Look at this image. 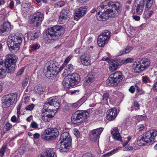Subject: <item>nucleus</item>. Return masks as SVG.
<instances>
[{"instance_id": "obj_17", "label": "nucleus", "mask_w": 157, "mask_h": 157, "mask_svg": "<svg viewBox=\"0 0 157 157\" xmlns=\"http://www.w3.org/2000/svg\"><path fill=\"white\" fill-rule=\"evenodd\" d=\"M136 5L134 8V12L138 14H142L144 5V2L143 0H136Z\"/></svg>"}, {"instance_id": "obj_46", "label": "nucleus", "mask_w": 157, "mask_h": 157, "mask_svg": "<svg viewBox=\"0 0 157 157\" xmlns=\"http://www.w3.org/2000/svg\"><path fill=\"white\" fill-rule=\"evenodd\" d=\"M65 68L69 72H71L73 71L74 67L72 64H69L66 66Z\"/></svg>"}, {"instance_id": "obj_3", "label": "nucleus", "mask_w": 157, "mask_h": 157, "mask_svg": "<svg viewBox=\"0 0 157 157\" xmlns=\"http://www.w3.org/2000/svg\"><path fill=\"white\" fill-rule=\"evenodd\" d=\"M63 28L60 26H55L48 29L45 38L50 40H55L58 38V36L61 35L63 32Z\"/></svg>"}, {"instance_id": "obj_6", "label": "nucleus", "mask_w": 157, "mask_h": 157, "mask_svg": "<svg viewBox=\"0 0 157 157\" xmlns=\"http://www.w3.org/2000/svg\"><path fill=\"white\" fill-rule=\"evenodd\" d=\"M122 74L121 72L117 71L111 74L106 81L108 86H114L118 84L122 79Z\"/></svg>"}, {"instance_id": "obj_40", "label": "nucleus", "mask_w": 157, "mask_h": 157, "mask_svg": "<svg viewBox=\"0 0 157 157\" xmlns=\"http://www.w3.org/2000/svg\"><path fill=\"white\" fill-rule=\"evenodd\" d=\"M102 100L106 103H108V101H109V94L107 93L104 94L103 95Z\"/></svg>"}, {"instance_id": "obj_37", "label": "nucleus", "mask_w": 157, "mask_h": 157, "mask_svg": "<svg viewBox=\"0 0 157 157\" xmlns=\"http://www.w3.org/2000/svg\"><path fill=\"white\" fill-rule=\"evenodd\" d=\"M81 101V100H80L77 101L76 102L70 104H69V107H70V108L72 109L76 108L80 106L82 104L80 103Z\"/></svg>"}, {"instance_id": "obj_29", "label": "nucleus", "mask_w": 157, "mask_h": 157, "mask_svg": "<svg viewBox=\"0 0 157 157\" xmlns=\"http://www.w3.org/2000/svg\"><path fill=\"white\" fill-rule=\"evenodd\" d=\"M6 68V71L8 73H12L14 72L15 68L16 67V64H8L7 65L6 63H5Z\"/></svg>"}, {"instance_id": "obj_36", "label": "nucleus", "mask_w": 157, "mask_h": 157, "mask_svg": "<svg viewBox=\"0 0 157 157\" xmlns=\"http://www.w3.org/2000/svg\"><path fill=\"white\" fill-rule=\"evenodd\" d=\"M137 144L140 146L147 144V142L145 141V140H144V139H143V136L140 138H139L138 139L137 141Z\"/></svg>"}, {"instance_id": "obj_27", "label": "nucleus", "mask_w": 157, "mask_h": 157, "mask_svg": "<svg viewBox=\"0 0 157 157\" xmlns=\"http://www.w3.org/2000/svg\"><path fill=\"white\" fill-rule=\"evenodd\" d=\"M82 63L85 66L90 65L91 63L90 56L88 55H85L81 57Z\"/></svg>"}, {"instance_id": "obj_59", "label": "nucleus", "mask_w": 157, "mask_h": 157, "mask_svg": "<svg viewBox=\"0 0 157 157\" xmlns=\"http://www.w3.org/2000/svg\"><path fill=\"white\" fill-rule=\"evenodd\" d=\"M28 80L26 78L25 80L23 81L22 83V86L23 87H25L27 85L28 83Z\"/></svg>"}, {"instance_id": "obj_24", "label": "nucleus", "mask_w": 157, "mask_h": 157, "mask_svg": "<svg viewBox=\"0 0 157 157\" xmlns=\"http://www.w3.org/2000/svg\"><path fill=\"white\" fill-rule=\"evenodd\" d=\"M107 119L109 121H111L115 119L117 115V110L115 108L109 109L106 113Z\"/></svg>"}, {"instance_id": "obj_64", "label": "nucleus", "mask_w": 157, "mask_h": 157, "mask_svg": "<svg viewBox=\"0 0 157 157\" xmlns=\"http://www.w3.org/2000/svg\"><path fill=\"white\" fill-rule=\"evenodd\" d=\"M40 134L38 133H35L33 134L34 138L35 139H38L40 137Z\"/></svg>"}, {"instance_id": "obj_31", "label": "nucleus", "mask_w": 157, "mask_h": 157, "mask_svg": "<svg viewBox=\"0 0 157 157\" xmlns=\"http://www.w3.org/2000/svg\"><path fill=\"white\" fill-rule=\"evenodd\" d=\"M45 86L44 85L38 84L35 87L34 90L37 93L41 94L45 90Z\"/></svg>"}, {"instance_id": "obj_41", "label": "nucleus", "mask_w": 157, "mask_h": 157, "mask_svg": "<svg viewBox=\"0 0 157 157\" xmlns=\"http://www.w3.org/2000/svg\"><path fill=\"white\" fill-rule=\"evenodd\" d=\"M22 6L23 7L22 10L23 13H28L29 10V8L28 6V5L26 3L23 4Z\"/></svg>"}, {"instance_id": "obj_55", "label": "nucleus", "mask_w": 157, "mask_h": 157, "mask_svg": "<svg viewBox=\"0 0 157 157\" xmlns=\"http://www.w3.org/2000/svg\"><path fill=\"white\" fill-rule=\"evenodd\" d=\"M5 72V70L2 69H0V78L3 77L4 74Z\"/></svg>"}, {"instance_id": "obj_58", "label": "nucleus", "mask_w": 157, "mask_h": 157, "mask_svg": "<svg viewBox=\"0 0 157 157\" xmlns=\"http://www.w3.org/2000/svg\"><path fill=\"white\" fill-rule=\"evenodd\" d=\"M142 80L144 82L146 83L149 81V79L147 76H143L142 77Z\"/></svg>"}, {"instance_id": "obj_56", "label": "nucleus", "mask_w": 157, "mask_h": 157, "mask_svg": "<svg viewBox=\"0 0 157 157\" xmlns=\"http://www.w3.org/2000/svg\"><path fill=\"white\" fill-rule=\"evenodd\" d=\"M135 90V88L133 86H131L129 89V91L132 94H133Z\"/></svg>"}, {"instance_id": "obj_63", "label": "nucleus", "mask_w": 157, "mask_h": 157, "mask_svg": "<svg viewBox=\"0 0 157 157\" xmlns=\"http://www.w3.org/2000/svg\"><path fill=\"white\" fill-rule=\"evenodd\" d=\"M133 18L136 21H138L140 20V18L139 16L137 15H133L132 16Z\"/></svg>"}, {"instance_id": "obj_19", "label": "nucleus", "mask_w": 157, "mask_h": 157, "mask_svg": "<svg viewBox=\"0 0 157 157\" xmlns=\"http://www.w3.org/2000/svg\"><path fill=\"white\" fill-rule=\"evenodd\" d=\"M86 9L84 8L81 7L77 9L75 12L74 19L78 21L86 13Z\"/></svg>"}, {"instance_id": "obj_54", "label": "nucleus", "mask_w": 157, "mask_h": 157, "mask_svg": "<svg viewBox=\"0 0 157 157\" xmlns=\"http://www.w3.org/2000/svg\"><path fill=\"white\" fill-rule=\"evenodd\" d=\"M30 126L34 128H37L38 127V125L37 124L35 121H33L32 122Z\"/></svg>"}, {"instance_id": "obj_12", "label": "nucleus", "mask_w": 157, "mask_h": 157, "mask_svg": "<svg viewBox=\"0 0 157 157\" xmlns=\"http://www.w3.org/2000/svg\"><path fill=\"white\" fill-rule=\"evenodd\" d=\"M157 135V131L155 129H151L147 131L143 134V138L148 144H152Z\"/></svg>"}, {"instance_id": "obj_39", "label": "nucleus", "mask_w": 157, "mask_h": 157, "mask_svg": "<svg viewBox=\"0 0 157 157\" xmlns=\"http://www.w3.org/2000/svg\"><path fill=\"white\" fill-rule=\"evenodd\" d=\"M133 105V106H132L131 109V111H133L134 110H137L139 109L140 105L137 101H134Z\"/></svg>"}, {"instance_id": "obj_49", "label": "nucleus", "mask_w": 157, "mask_h": 157, "mask_svg": "<svg viewBox=\"0 0 157 157\" xmlns=\"http://www.w3.org/2000/svg\"><path fill=\"white\" fill-rule=\"evenodd\" d=\"M40 45L39 44H36L32 45L31 48L33 50H36L40 48Z\"/></svg>"}, {"instance_id": "obj_33", "label": "nucleus", "mask_w": 157, "mask_h": 157, "mask_svg": "<svg viewBox=\"0 0 157 157\" xmlns=\"http://www.w3.org/2000/svg\"><path fill=\"white\" fill-rule=\"evenodd\" d=\"M40 35V33L39 31H37L35 33H33L30 34H29L28 36L29 39L30 40H33L38 38Z\"/></svg>"}, {"instance_id": "obj_62", "label": "nucleus", "mask_w": 157, "mask_h": 157, "mask_svg": "<svg viewBox=\"0 0 157 157\" xmlns=\"http://www.w3.org/2000/svg\"><path fill=\"white\" fill-rule=\"evenodd\" d=\"M82 157H92V155L91 153H86L83 155Z\"/></svg>"}, {"instance_id": "obj_7", "label": "nucleus", "mask_w": 157, "mask_h": 157, "mask_svg": "<svg viewBox=\"0 0 157 157\" xmlns=\"http://www.w3.org/2000/svg\"><path fill=\"white\" fill-rule=\"evenodd\" d=\"M59 135L58 129L55 128H47L44 130V134L42 135L41 138L47 140H52L57 137Z\"/></svg>"}, {"instance_id": "obj_32", "label": "nucleus", "mask_w": 157, "mask_h": 157, "mask_svg": "<svg viewBox=\"0 0 157 157\" xmlns=\"http://www.w3.org/2000/svg\"><path fill=\"white\" fill-rule=\"evenodd\" d=\"M94 80V75L91 74H88L86 77L85 79V82L86 85L90 84Z\"/></svg>"}, {"instance_id": "obj_15", "label": "nucleus", "mask_w": 157, "mask_h": 157, "mask_svg": "<svg viewBox=\"0 0 157 157\" xmlns=\"http://www.w3.org/2000/svg\"><path fill=\"white\" fill-rule=\"evenodd\" d=\"M22 37V35L19 34H17L16 35L13 34L10 35L9 36L7 40V45H12L13 44L17 43H21Z\"/></svg>"}, {"instance_id": "obj_42", "label": "nucleus", "mask_w": 157, "mask_h": 157, "mask_svg": "<svg viewBox=\"0 0 157 157\" xmlns=\"http://www.w3.org/2000/svg\"><path fill=\"white\" fill-rule=\"evenodd\" d=\"M65 5L64 1H61L56 3L55 6L56 8H60L63 6Z\"/></svg>"}, {"instance_id": "obj_25", "label": "nucleus", "mask_w": 157, "mask_h": 157, "mask_svg": "<svg viewBox=\"0 0 157 157\" xmlns=\"http://www.w3.org/2000/svg\"><path fill=\"white\" fill-rule=\"evenodd\" d=\"M63 85L66 89L68 88L75 86L74 83L71 81V79L69 77H66L63 82Z\"/></svg>"}, {"instance_id": "obj_34", "label": "nucleus", "mask_w": 157, "mask_h": 157, "mask_svg": "<svg viewBox=\"0 0 157 157\" xmlns=\"http://www.w3.org/2000/svg\"><path fill=\"white\" fill-rule=\"evenodd\" d=\"M132 47L130 46H127L125 49L121 50L119 53V56H121L123 54L129 53L132 49Z\"/></svg>"}, {"instance_id": "obj_53", "label": "nucleus", "mask_w": 157, "mask_h": 157, "mask_svg": "<svg viewBox=\"0 0 157 157\" xmlns=\"http://www.w3.org/2000/svg\"><path fill=\"white\" fill-rule=\"evenodd\" d=\"M68 71L67 70H66L65 68L64 69L63 73L62 74V75L63 76L66 77H68L67 76L70 74Z\"/></svg>"}, {"instance_id": "obj_14", "label": "nucleus", "mask_w": 157, "mask_h": 157, "mask_svg": "<svg viewBox=\"0 0 157 157\" xmlns=\"http://www.w3.org/2000/svg\"><path fill=\"white\" fill-rule=\"evenodd\" d=\"M48 66L47 67L46 71L45 72L46 76L48 78L54 77L55 73L57 71L58 67L56 66V64L54 63L53 61H52L50 63H48Z\"/></svg>"}, {"instance_id": "obj_47", "label": "nucleus", "mask_w": 157, "mask_h": 157, "mask_svg": "<svg viewBox=\"0 0 157 157\" xmlns=\"http://www.w3.org/2000/svg\"><path fill=\"white\" fill-rule=\"evenodd\" d=\"M146 116L145 115L138 116L137 117V119L138 121H140L146 119Z\"/></svg>"}, {"instance_id": "obj_9", "label": "nucleus", "mask_w": 157, "mask_h": 157, "mask_svg": "<svg viewBox=\"0 0 157 157\" xmlns=\"http://www.w3.org/2000/svg\"><path fill=\"white\" fill-rule=\"evenodd\" d=\"M17 98V94L16 93H12L4 95L2 100L3 107L6 108L12 105Z\"/></svg>"}, {"instance_id": "obj_23", "label": "nucleus", "mask_w": 157, "mask_h": 157, "mask_svg": "<svg viewBox=\"0 0 157 157\" xmlns=\"http://www.w3.org/2000/svg\"><path fill=\"white\" fill-rule=\"evenodd\" d=\"M37 157H56V155H55V150L53 149H50L38 155Z\"/></svg>"}, {"instance_id": "obj_22", "label": "nucleus", "mask_w": 157, "mask_h": 157, "mask_svg": "<svg viewBox=\"0 0 157 157\" xmlns=\"http://www.w3.org/2000/svg\"><path fill=\"white\" fill-rule=\"evenodd\" d=\"M103 130V128H100L95 129L92 131V134L91 136V139L92 141H95L99 139V136Z\"/></svg>"}, {"instance_id": "obj_50", "label": "nucleus", "mask_w": 157, "mask_h": 157, "mask_svg": "<svg viewBox=\"0 0 157 157\" xmlns=\"http://www.w3.org/2000/svg\"><path fill=\"white\" fill-rule=\"evenodd\" d=\"M6 148L5 146H3L2 147L1 149V150L0 151V156H3Z\"/></svg>"}, {"instance_id": "obj_26", "label": "nucleus", "mask_w": 157, "mask_h": 157, "mask_svg": "<svg viewBox=\"0 0 157 157\" xmlns=\"http://www.w3.org/2000/svg\"><path fill=\"white\" fill-rule=\"evenodd\" d=\"M21 43H19L13 44L12 45H8L10 51L13 53H17L20 49V45Z\"/></svg>"}, {"instance_id": "obj_51", "label": "nucleus", "mask_w": 157, "mask_h": 157, "mask_svg": "<svg viewBox=\"0 0 157 157\" xmlns=\"http://www.w3.org/2000/svg\"><path fill=\"white\" fill-rule=\"evenodd\" d=\"M72 58V56L71 55H69L65 60L63 65H66L70 60L71 58Z\"/></svg>"}, {"instance_id": "obj_44", "label": "nucleus", "mask_w": 157, "mask_h": 157, "mask_svg": "<svg viewBox=\"0 0 157 157\" xmlns=\"http://www.w3.org/2000/svg\"><path fill=\"white\" fill-rule=\"evenodd\" d=\"M153 10H151L149 11L147 13L145 12V14L144 16V17L146 19H148L150 18L151 16L152 15L153 13Z\"/></svg>"}, {"instance_id": "obj_18", "label": "nucleus", "mask_w": 157, "mask_h": 157, "mask_svg": "<svg viewBox=\"0 0 157 157\" xmlns=\"http://www.w3.org/2000/svg\"><path fill=\"white\" fill-rule=\"evenodd\" d=\"M46 112H48V113H45V112L42 111L41 115V119L45 122H49L50 119L52 118L55 114V113L52 111H49L48 110L44 109Z\"/></svg>"}, {"instance_id": "obj_13", "label": "nucleus", "mask_w": 157, "mask_h": 157, "mask_svg": "<svg viewBox=\"0 0 157 157\" xmlns=\"http://www.w3.org/2000/svg\"><path fill=\"white\" fill-rule=\"evenodd\" d=\"M111 134L113 138L116 140L120 141L123 147L125 146L131 139V137L128 136L127 138V140H122L118 129L117 127H115L112 129L111 131Z\"/></svg>"}, {"instance_id": "obj_52", "label": "nucleus", "mask_w": 157, "mask_h": 157, "mask_svg": "<svg viewBox=\"0 0 157 157\" xmlns=\"http://www.w3.org/2000/svg\"><path fill=\"white\" fill-rule=\"evenodd\" d=\"M133 59L132 58H128L126 59L125 60H124V63H131L133 62Z\"/></svg>"}, {"instance_id": "obj_2", "label": "nucleus", "mask_w": 157, "mask_h": 157, "mask_svg": "<svg viewBox=\"0 0 157 157\" xmlns=\"http://www.w3.org/2000/svg\"><path fill=\"white\" fill-rule=\"evenodd\" d=\"M60 100L58 97L55 96L50 98L44 105V109L51 111L56 113L60 106Z\"/></svg>"}, {"instance_id": "obj_60", "label": "nucleus", "mask_w": 157, "mask_h": 157, "mask_svg": "<svg viewBox=\"0 0 157 157\" xmlns=\"http://www.w3.org/2000/svg\"><path fill=\"white\" fill-rule=\"evenodd\" d=\"M137 130L139 131H141L143 130L144 128V126L143 124H140L137 126Z\"/></svg>"}, {"instance_id": "obj_10", "label": "nucleus", "mask_w": 157, "mask_h": 157, "mask_svg": "<svg viewBox=\"0 0 157 157\" xmlns=\"http://www.w3.org/2000/svg\"><path fill=\"white\" fill-rule=\"evenodd\" d=\"M110 34L109 31L105 30L99 36L97 42L99 46H104L108 42L110 37Z\"/></svg>"}, {"instance_id": "obj_43", "label": "nucleus", "mask_w": 157, "mask_h": 157, "mask_svg": "<svg viewBox=\"0 0 157 157\" xmlns=\"http://www.w3.org/2000/svg\"><path fill=\"white\" fill-rule=\"evenodd\" d=\"M11 121L13 122L19 123L20 122L19 117L18 116L17 117L14 115L12 117Z\"/></svg>"}, {"instance_id": "obj_38", "label": "nucleus", "mask_w": 157, "mask_h": 157, "mask_svg": "<svg viewBox=\"0 0 157 157\" xmlns=\"http://www.w3.org/2000/svg\"><path fill=\"white\" fill-rule=\"evenodd\" d=\"M144 1L146 3L145 10L150 8L152 6L153 3L152 0H144Z\"/></svg>"}, {"instance_id": "obj_61", "label": "nucleus", "mask_w": 157, "mask_h": 157, "mask_svg": "<svg viewBox=\"0 0 157 157\" xmlns=\"http://www.w3.org/2000/svg\"><path fill=\"white\" fill-rule=\"evenodd\" d=\"M24 69L22 67L20 70L18 71V72L17 74V76H19L21 75L24 72Z\"/></svg>"}, {"instance_id": "obj_30", "label": "nucleus", "mask_w": 157, "mask_h": 157, "mask_svg": "<svg viewBox=\"0 0 157 157\" xmlns=\"http://www.w3.org/2000/svg\"><path fill=\"white\" fill-rule=\"evenodd\" d=\"M111 63L110 64L109 67V70L111 71H113L116 70L117 68L120 65V64L117 61L111 62Z\"/></svg>"}, {"instance_id": "obj_5", "label": "nucleus", "mask_w": 157, "mask_h": 157, "mask_svg": "<svg viewBox=\"0 0 157 157\" xmlns=\"http://www.w3.org/2000/svg\"><path fill=\"white\" fill-rule=\"evenodd\" d=\"M59 149L63 152H66L69 148L71 144V139L69 134L67 132H65L62 134Z\"/></svg>"}, {"instance_id": "obj_28", "label": "nucleus", "mask_w": 157, "mask_h": 157, "mask_svg": "<svg viewBox=\"0 0 157 157\" xmlns=\"http://www.w3.org/2000/svg\"><path fill=\"white\" fill-rule=\"evenodd\" d=\"M69 78L71 79V81L74 83L75 85L80 81V76L78 74L76 73L72 74Z\"/></svg>"}, {"instance_id": "obj_16", "label": "nucleus", "mask_w": 157, "mask_h": 157, "mask_svg": "<svg viewBox=\"0 0 157 157\" xmlns=\"http://www.w3.org/2000/svg\"><path fill=\"white\" fill-rule=\"evenodd\" d=\"M71 12L69 10H63L60 12L59 21L61 24L67 22L71 16Z\"/></svg>"}, {"instance_id": "obj_57", "label": "nucleus", "mask_w": 157, "mask_h": 157, "mask_svg": "<svg viewBox=\"0 0 157 157\" xmlns=\"http://www.w3.org/2000/svg\"><path fill=\"white\" fill-rule=\"evenodd\" d=\"M73 133L74 135L76 136L77 137L79 136V134L78 131L76 129H75L73 130Z\"/></svg>"}, {"instance_id": "obj_45", "label": "nucleus", "mask_w": 157, "mask_h": 157, "mask_svg": "<svg viewBox=\"0 0 157 157\" xmlns=\"http://www.w3.org/2000/svg\"><path fill=\"white\" fill-rule=\"evenodd\" d=\"M35 106V105L33 103H32L27 105L25 107V109L27 111H32L33 110Z\"/></svg>"}, {"instance_id": "obj_35", "label": "nucleus", "mask_w": 157, "mask_h": 157, "mask_svg": "<svg viewBox=\"0 0 157 157\" xmlns=\"http://www.w3.org/2000/svg\"><path fill=\"white\" fill-rule=\"evenodd\" d=\"M119 149L120 148H119L113 149L111 151L107 153L104 155H103L102 157H109L111 155L117 152L119 150Z\"/></svg>"}, {"instance_id": "obj_48", "label": "nucleus", "mask_w": 157, "mask_h": 157, "mask_svg": "<svg viewBox=\"0 0 157 157\" xmlns=\"http://www.w3.org/2000/svg\"><path fill=\"white\" fill-rule=\"evenodd\" d=\"M102 60L103 61H106L108 63H110L112 62L113 60L111 59L110 57L109 56H104L102 58Z\"/></svg>"}, {"instance_id": "obj_4", "label": "nucleus", "mask_w": 157, "mask_h": 157, "mask_svg": "<svg viewBox=\"0 0 157 157\" xmlns=\"http://www.w3.org/2000/svg\"><path fill=\"white\" fill-rule=\"evenodd\" d=\"M138 63L135 62L133 65L134 71L139 73L148 67L150 64V60L147 58H140L138 60Z\"/></svg>"}, {"instance_id": "obj_1", "label": "nucleus", "mask_w": 157, "mask_h": 157, "mask_svg": "<svg viewBox=\"0 0 157 157\" xmlns=\"http://www.w3.org/2000/svg\"><path fill=\"white\" fill-rule=\"evenodd\" d=\"M121 9L120 4L118 2L105 1L97 8V17L99 21H105L109 16L113 17L118 15Z\"/></svg>"}, {"instance_id": "obj_21", "label": "nucleus", "mask_w": 157, "mask_h": 157, "mask_svg": "<svg viewBox=\"0 0 157 157\" xmlns=\"http://www.w3.org/2000/svg\"><path fill=\"white\" fill-rule=\"evenodd\" d=\"M12 28L10 22H6L4 23L1 27L0 33L3 35L8 34L10 32Z\"/></svg>"}, {"instance_id": "obj_8", "label": "nucleus", "mask_w": 157, "mask_h": 157, "mask_svg": "<svg viewBox=\"0 0 157 157\" xmlns=\"http://www.w3.org/2000/svg\"><path fill=\"white\" fill-rule=\"evenodd\" d=\"M89 116V113L86 111H77L72 115L71 121L74 124L79 123L87 119Z\"/></svg>"}, {"instance_id": "obj_11", "label": "nucleus", "mask_w": 157, "mask_h": 157, "mask_svg": "<svg viewBox=\"0 0 157 157\" xmlns=\"http://www.w3.org/2000/svg\"><path fill=\"white\" fill-rule=\"evenodd\" d=\"M44 18V14L40 12H38L30 17L29 21L30 24H33L34 25L37 27L40 25Z\"/></svg>"}, {"instance_id": "obj_20", "label": "nucleus", "mask_w": 157, "mask_h": 157, "mask_svg": "<svg viewBox=\"0 0 157 157\" xmlns=\"http://www.w3.org/2000/svg\"><path fill=\"white\" fill-rule=\"evenodd\" d=\"M17 56L14 54H7L6 56L5 63H6L7 65L9 63L16 64V63L17 61Z\"/></svg>"}]
</instances>
